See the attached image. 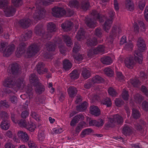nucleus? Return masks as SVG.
Masks as SVG:
<instances>
[{"label":"nucleus","instance_id":"37998d69","mask_svg":"<svg viewBox=\"0 0 148 148\" xmlns=\"http://www.w3.org/2000/svg\"><path fill=\"white\" fill-rule=\"evenodd\" d=\"M71 67L72 64L69 60H66L63 61V67L65 70L69 69Z\"/></svg>","mask_w":148,"mask_h":148},{"label":"nucleus","instance_id":"c9c22d12","mask_svg":"<svg viewBox=\"0 0 148 148\" xmlns=\"http://www.w3.org/2000/svg\"><path fill=\"white\" fill-rule=\"evenodd\" d=\"M125 5L126 8L128 10L132 11L133 10L134 4L132 0H126Z\"/></svg>","mask_w":148,"mask_h":148},{"label":"nucleus","instance_id":"2f4dec72","mask_svg":"<svg viewBox=\"0 0 148 148\" xmlns=\"http://www.w3.org/2000/svg\"><path fill=\"white\" fill-rule=\"evenodd\" d=\"M10 123L9 121L7 120H3L1 122L0 126L1 129L4 130H8L10 126Z\"/></svg>","mask_w":148,"mask_h":148},{"label":"nucleus","instance_id":"1a4fd4ad","mask_svg":"<svg viewBox=\"0 0 148 148\" xmlns=\"http://www.w3.org/2000/svg\"><path fill=\"white\" fill-rule=\"evenodd\" d=\"M52 14L54 17L59 18L65 15L66 11L62 8L55 7L52 9Z\"/></svg>","mask_w":148,"mask_h":148},{"label":"nucleus","instance_id":"f3484780","mask_svg":"<svg viewBox=\"0 0 148 148\" xmlns=\"http://www.w3.org/2000/svg\"><path fill=\"white\" fill-rule=\"evenodd\" d=\"M44 66L43 63L41 62H38L37 64L36 70L39 74H42L48 72V69L46 68H44Z\"/></svg>","mask_w":148,"mask_h":148},{"label":"nucleus","instance_id":"4c0bfd02","mask_svg":"<svg viewBox=\"0 0 148 148\" xmlns=\"http://www.w3.org/2000/svg\"><path fill=\"white\" fill-rule=\"evenodd\" d=\"M88 103L86 101L84 102L81 105L76 107V109L79 112H82L86 110L87 108Z\"/></svg>","mask_w":148,"mask_h":148},{"label":"nucleus","instance_id":"4be33fe9","mask_svg":"<svg viewBox=\"0 0 148 148\" xmlns=\"http://www.w3.org/2000/svg\"><path fill=\"white\" fill-rule=\"evenodd\" d=\"M30 22L29 19L26 18L20 20L19 22V24L23 28H26L29 26Z\"/></svg>","mask_w":148,"mask_h":148},{"label":"nucleus","instance_id":"f8f14e48","mask_svg":"<svg viewBox=\"0 0 148 148\" xmlns=\"http://www.w3.org/2000/svg\"><path fill=\"white\" fill-rule=\"evenodd\" d=\"M3 85L5 87L10 88H16V83L14 79L12 77H8L4 80Z\"/></svg>","mask_w":148,"mask_h":148},{"label":"nucleus","instance_id":"338daca9","mask_svg":"<svg viewBox=\"0 0 148 148\" xmlns=\"http://www.w3.org/2000/svg\"><path fill=\"white\" fill-rule=\"evenodd\" d=\"M18 125L21 127H25L27 125L26 122L25 120H20L17 122Z\"/></svg>","mask_w":148,"mask_h":148},{"label":"nucleus","instance_id":"423d86ee","mask_svg":"<svg viewBox=\"0 0 148 148\" xmlns=\"http://www.w3.org/2000/svg\"><path fill=\"white\" fill-rule=\"evenodd\" d=\"M8 0H0V8L5 9V12L6 16H12L16 12L15 9L13 6H8Z\"/></svg>","mask_w":148,"mask_h":148},{"label":"nucleus","instance_id":"6e6552de","mask_svg":"<svg viewBox=\"0 0 148 148\" xmlns=\"http://www.w3.org/2000/svg\"><path fill=\"white\" fill-rule=\"evenodd\" d=\"M109 19H107L105 22L103 26L104 30L106 32H108V30L110 29L113 22V19L115 13L112 9H110L109 12Z\"/></svg>","mask_w":148,"mask_h":148},{"label":"nucleus","instance_id":"b1692460","mask_svg":"<svg viewBox=\"0 0 148 148\" xmlns=\"http://www.w3.org/2000/svg\"><path fill=\"white\" fill-rule=\"evenodd\" d=\"M16 88L17 89H23L25 86V82L22 78H19L16 80Z\"/></svg>","mask_w":148,"mask_h":148},{"label":"nucleus","instance_id":"a878e982","mask_svg":"<svg viewBox=\"0 0 148 148\" xmlns=\"http://www.w3.org/2000/svg\"><path fill=\"white\" fill-rule=\"evenodd\" d=\"M132 129L127 125H125L123 128L122 133L125 136H128L132 133Z\"/></svg>","mask_w":148,"mask_h":148},{"label":"nucleus","instance_id":"c85d7f7f","mask_svg":"<svg viewBox=\"0 0 148 148\" xmlns=\"http://www.w3.org/2000/svg\"><path fill=\"white\" fill-rule=\"evenodd\" d=\"M87 125L84 121H82L79 123L75 128L76 134H78L82 128L87 127Z\"/></svg>","mask_w":148,"mask_h":148},{"label":"nucleus","instance_id":"13d9d810","mask_svg":"<svg viewBox=\"0 0 148 148\" xmlns=\"http://www.w3.org/2000/svg\"><path fill=\"white\" fill-rule=\"evenodd\" d=\"M104 123V120L102 119H99L96 120L95 126L98 127H101L102 126Z\"/></svg>","mask_w":148,"mask_h":148},{"label":"nucleus","instance_id":"39448f33","mask_svg":"<svg viewBox=\"0 0 148 148\" xmlns=\"http://www.w3.org/2000/svg\"><path fill=\"white\" fill-rule=\"evenodd\" d=\"M0 51L4 57H8L14 51L15 46L12 44L8 45V42L1 41L0 43Z\"/></svg>","mask_w":148,"mask_h":148},{"label":"nucleus","instance_id":"5701e85b","mask_svg":"<svg viewBox=\"0 0 148 148\" xmlns=\"http://www.w3.org/2000/svg\"><path fill=\"white\" fill-rule=\"evenodd\" d=\"M72 25V22L70 21H67L62 24L61 27L62 28L64 31H68L71 29V27Z\"/></svg>","mask_w":148,"mask_h":148},{"label":"nucleus","instance_id":"f704fd0d","mask_svg":"<svg viewBox=\"0 0 148 148\" xmlns=\"http://www.w3.org/2000/svg\"><path fill=\"white\" fill-rule=\"evenodd\" d=\"M87 45L88 46H92L96 45L97 44V39L95 38H91L87 40Z\"/></svg>","mask_w":148,"mask_h":148},{"label":"nucleus","instance_id":"e433bc0d","mask_svg":"<svg viewBox=\"0 0 148 148\" xmlns=\"http://www.w3.org/2000/svg\"><path fill=\"white\" fill-rule=\"evenodd\" d=\"M92 83H100L103 81V78L98 75H96L91 80Z\"/></svg>","mask_w":148,"mask_h":148},{"label":"nucleus","instance_id":"9b49d317","mask_svg":"<svg viewBox=\"0 0 148 148\" xmlns=\"http://www.w3.org/2000/svg\"><path fill=\"white\" fill-rule=\"evenodd\" d=\"M63 41L62 39L58 38L55 40L54 43L52 42H49L46 44V48L47 50L49 51H54L56 46L62 44Z\"/></svg>","mask_w":148,"mask_h":148},{"label":"nucleus","instance_id":"4d7b16f0","mask_svg":"<svg viewBox=\"0 0 148 148\" xmlns=\"http://www.w3.org/2000/svg\"><path fill=\"white\" fill-rule=\"evenodd\" d=\"M130 82L134 87H138L140 84L139 81L137 79H131L130 80Z\"/></svg>","mask_w":148,"mask_h":148},{"label":"nucleus","instance_id":"72a5a7b5","mask_svg":"<svg viewBox=\"0 0 148 148\" xmlns=\"http://www.w3.org/2000/svg\"><path fill=\"white\" fill-rule=\"evenodd\" d=\"M101 61L103 64L107 65H110L112 62L111 58L108 56H105L101 58Z\"/></svg>","mask_w":148,"mask_h":148},{"label":"nucleus","instance_id":"864d4df0","mask_svg":"<svg viewBox=\"0 0 148 148\" xmlns=\"http://www.w3.org/2000/svg\"><path fill=\"white\" fill-rule=\"evenodd\" d=\"M45 136L43 131L40 130L38 132V139L40 141H42L45 139Z\"/></svg>","mask_w":148,"mask_h":148},{"label":"nucleus","instance_id":"c03bdc74","mask_svg":"<svg viewBox=\"0 0 148 148\" xmlns=\"http://www.w3.org/2000/svg\"><path fill=\"white\" fill-rule=\"evenodd\" d=\"M114 119L119 124H122L123 122V118L118 114L114 115L113 116Z\"/></svg>","mask_w":148,"mask_h":148},{"label":"nucleus","instance_id":"aec40b11","mask_svg":"<svg viewBox=\"0 0 148 148\" xmlns=\"http://www.w3.org/2000/svg\"><path fill=\"white\" fill-rule=\"evenodd\" d=\"M67 92L70 97L74 98L77 95V90L74 86H70L67 90Z\"/></svg>","mask_w":148,"mask_h":148},{"label":"nucleus","instance_id":"cd10ccee","mask_svg":"<svg viewBox=\"0 0 148 148\" xmlns=\"http://www.w3.org/2000/svg\"><path fill=\"white\" fill-rule=\"evenodd\" d=\"M29 80L30 82L33 84L34 86L36 85V84L39 83L38 78L34 73L30 75L29 77Z\"/></svg>","mask_w":148,"mask_h":148},{"label":"nucleus","instance_id":"3c124183","mask_svg":"<svg viewBox=\"0 0 148 148\" xmlns=\"http://www.w3.org/2000/svg\"><path fill=\"white\" fill-rule=\"evenodd\" d=\"M102 103L103 105H106L107 107H109L112 105L111 100L108 98H106L103 100Z\"/></svg>","mask_w":148,"mask_h":148},{"label":"nucleus","instance_id":"a19ab883","mask_svg":"<svg viewBox=\"0 0 148 148\" xmlns=\"http://www.w3.org/2000/svg\"><path fill=\"white\" fill-rule=\"evenodd\" d=\"M82 75L84 78L86 79L90 77V71L86 68H83L82 71Z\"/></svg>","mask_w":148,"mask_h":148},{"label":"nucleus","instance_id":"8fccbe9b","mask_svg":"<svg viewBox=\"0 0 148 148\" xmlns=\"http://www.w3.org/2000/svg\"><path fill=\"white\" fill-rule=\"evenodd\" d=\"M105 73L108 76L112 77L114 74V71L111 68L107 67L104 70Z\"/></svg>","mask_w":148,"mask_h":148},{"label":"nucleus","instance_id":"7c9ffc66","mask_svg":"<svg viewBox=\"0 0 148 148\" xmlns=\"http://www.w3.org/2000/svg\"><path fill=\"white\" fill-rule=\"evenodd\" d=\"M87 125L84 121H82L79 123L75 128L76 134H78L82 128L87 127Z\"/></svg>","mask_w":148,"mask_h":148},{"label":"nucleus","instance_id":"052dcab7","mask_svg":"<svg viewBox=\"0 0 148 148\" xmlns=\"http://www.w3.org/2000/svg\"><path fill=\"white\" fill-rule=\"evenodd\" d=\"M26 127L29 131L32 132L35 130L36 126L34 124H32L31 125H27Z\"/></svg>","mask_w":148,"mask_h":148},{"label":"nucleus","instance_id":"69168bd1","mask_svg":"<svg viewBox=\"0 0 148 148\" xmlns=\"http://www.w3.org/2000/svg\"><path fill=\"white\" fill-rule=\"evenodd\" d=\"M95 35L97 37L100 38L102 37V33L100 28H97L95 31Z\"/></svg>","mask_w":148,"mask_h":148},{"label":"nucleus","instance_id":"a211bd4d","mask_svg":"<svg viewBox=\"0 0 148 148\" xmlns=\"http://www.w3.org/2000/svg\"><path fill=\"white\" fill-rule=\"evenodd\" d=\"M18 137L23 142H26L28 141L29 137L27 134L26 132L20 131L18 132Z\"/></svg>","mask_w":148,"mask_h":148},{"label":"nucleus","instance_id":"a18cd8bd","mask_svg":"<svg viewBox=\"0 0 148 148\" xmlns=\"http://www.w3.org/2000/svg\"><path fill=\"white\" fill-rule=\"evenodd\" d=\"M109 121L106 124V126L107 127H113L115 123V121L114 119L113 118H108Z\"/></svg>","mask_w":148,"mask_h":148},{"label":"nucleus","instance_id":"ddd939ff","mask_svg":"<svg viewBox=\"0 0 148 148\" xmlns=\"http://www.w3.org/2000/svg\"><path fill=\"white\" fill-rule=\"evenodd\" d=\"M121 31V30L120 28L118 27L117 28L116 26L113 27L112 28L111 32L110 34L109 38H108L107 39V40L108 42L110 41L111 44L112 43L113 39L116 35L117 32L118 31V33L119 34Z\"/></svg>","mask_w":148,"mask_h":148},{"label":"nucleus","instance_id":"9d476101","mask_svg":"<svg viewBox=\"0 0 148 148\" xmlns=\"http://www.w3.org/2000/svg\"><path fill=\"white\" fill-rule=\"evenodd\" d=\"M47 28L48 32H46L45 35L47 36H45L47 39L49 40L53 35L52 33L55 32L56 31V25L53 22H50L47 24Z\"/></svg>","mask_w":148,"mask_h":148},{"label":"nucleus","instance_id":"680f3d73","mask_svg":"<svg viewBox=\"0 0 148 148\" xmlns=\"http://www.w3.org/2000/svg\"><path fill=\"white\" fill-rule=\"evenodd\" d=\"M0 106L1 107H4L8 108L10 107V105L5 100L1 101H0Z\"/></svg>","mask_w":148,"mask_h":148},{"label":"nucleus","instance_id":"4468645a","mask_svg":"<svg viewBox=\"0 0 148 148\" xmlns=\"http://www.w3.org/2000/svg\"><path fill=\"white\" fill-rule=\"evenodd\" d=\"M105 50V47L103 45H99L96 48L93 50L92 49L90 50L88 53V55L89 56H92L93 54H97L99 53H104Z\"/></svg>","mask_w":148,"mask_h":148},{"label":"nucleus","instance_id":"6ab92c4d","mask_svg":"<svg viewBox=\"0 0 148 148\" xmlns=\"http://www.w3.org/2000/svg\"><path fill=\"white\" fill-rule=\"evenodd\" d=\"M84 118L82 114H79L74 116L70 123V125L72 126H75L79 120H82L84 119Z\"/></svg>","mask_w":148,"mask_h":148},{"label":"nucleus","instance_id":"20e7f679","mask_svg":"<svg viewBox=\"0 0 148 148\" xmlns=\"http://www.w3.org/2000/svg\"><path fill=\"white\" fill-rule=\"evenodd\" d=\"M137 45L138 50L135 51L134 59L136 62L141 63L142 62L143 58L142 54L139 51L143 52L146 48L145 42L143 38H138L137 42Z\"/></svg>","mask_w":148,"mask_h":148},{"label":"nucleus","instance_id":"e2e57ef3","mask_svg":"<svg viewBox=\"0 0 148 148\" xmlns=\"http://www.w3.org/2000/svg\"><path fill=\"white\" fill-rule=\"evenodd\" d=\"M116 76L118 80L121 81L124 80V77L122 73L119 72H117L116 73Z\"/></svg>","mask_w":148,"mask_h":148},{"label":"nucleus","instance_id":"f257e3e1","mask_svg":"<svg viewBox=\"0 0 148 148\" xmlns=\"http://www.w3.org/2000/svg\"><path fill=\"white\" fill-rule=\"evenodd\" d=\"M54 0H37L36 3V10L33 15V17L35 20H40L44 17L45 10L42 7V5L47 6L50 5L51 2H54Z\"/></svg>","mask_w":148,"mask_h":148},{"label":"nucleus","instance_id":"5fc2aeb1","mask_svg":"<svg viewBox=\"0 0 148 148\" xmlns=\"http://www.w3.org/2000/svg\"><path fill=\"white\" fill-rule=\"evenodd\" d=\"M13 5L16 7L21 5L23 3L22 0H12Z\"/></svg>","mask_w":148,"mask_h":148},{"label":"nucleus","instance_id":"6e6d98bb","mask_svg":"<svg viewBox=\"0 0 148 148\" xmlns=\"http://www.w3.org/2000/svg\"><path fill=\"white\" fill-rule=\"evenodd\" d=\"M108 92L110 95L112 97H116L117 95L115 90L112 88H110L108 89Z\"/></svg>","mask_w":148,"mask_h":148},{"label":"nucleus","instance_id":"473e14b6","mask_svg":"<svg viewBox=\"0 0 148 148\" xmlns=\"http://www.w3.org/2000/svg\"><path fill=\"white\" fill-rule=\"evenodd\" d=\"M36 84V85L34 86L36 87V88L35 89L36 91L39 94H40L45 91V87L40 82Z\"/></svg>","mask_w":148,"mask_h":148},{"label":"nucleus","instance_id":"603ef678","mask_svg":"<svg viewBox=\"0 0 148 148\" xmlns=\"http://www.w3.org/2000/svg\"><path fill=\"white\" fill-rule=\"evenodd\" d=\"M132 116L134 119H137L140 117V114L138 110L134 108L132 110Z\"/></svg>","mask_w":148,"mask_h":148},{"label":"nucleus","instance_id":"58836bf2","mask_svg":"<svg viewBox=\"0 0 148 148\" xmlns=\"http://www.w3.org/2000/svg\"><path fill=\"white\" fill-rule=\"evenodd\" d=\"M62 39L66 43L68 47H71L73 45V43L70 37L66 35H63Z\"/></svg>","mask_w":148,"mask_h":148},{"label":"nucleus","instance_id":"774afa93","mask_svg":"<svg viewBox=\"0 0 148 148\" xmlns=\"http://www.w3.org/2000/svg\"><path fill=\"white\" fill-rule=\"evenodd\" d=\"M140 77L142 79H144L148 78V70L147 73L145 74V73L143 71H141L140 73Z\"/></svg>","mask_w":148,"mask_h":148},{"label":"nucleus","instance_id":"0eeeda50","mask_svg":"<svg viewBox=\"0 0 148 148\" xmlns=\"http://www.w3.org/2000/svg\"><path fill=\"white\" fill-rule=\"evenodd\" d=\"M40 47L38 44L33 43L28 47L27 54L28 58L35 56L40 50Z\"/></svg>","mask_w":148,"mask_h":148},{"label":"nucleus","instance_id":"2eb2a0df","mask_svg":"<svg viewBox=\"0 0 148 148\" xmlns=\"http://www.w3.org/2000/svg\"><path fill=\"white\" fill-rule=\"evenodd\" d=\"M34 32L37 35L41 36L42 38L47 39L45 37V36H47L46 35H45L46 33H45V31L42 25H37L35 27Z\"/></svg>","mask_w":148,"mask_h":148},{"label":"nucleus","instance_id":"ea45409f","mask_svg":"<svg viewBox=\"0 0 148 148\" xmlns=\"http://www.w3.org/2000/svg\"><path fill=\"white\" fill-rule=\"evenodd\" d=\"M70 75L71 79H76L79 77V73L77 70H75L70 74Z\"/></svg>","mask_w":148,"mask_h":148},{"label":"nucleus","instance_id":"bf43d9fd","mask_svg":"<svg viewBox=\"0 0 148 148\" xmlns=\"http://www.w3.org/2000/svg\"><path fill=\"white\" fill-rule=\"evenodd\" d=\"M122 97L123 99L125 100H128L129 95L128 92L125 89H123L122 94Z\"/></svg>","mask_w":148,"mask_h":148},{"label":"nucleus","instance_id":"7ed1b4c3","mask_svg":"<svg viewBox=\"0 0 148 148\" xmlns=\"http://www.w3.org/2000/svg\"><path fill=\"white\" fill-rule=\"evenodd\" d=\"M91 14L93 16L94 20L89 18H86L85 23L88 27L91 28L95 27L97 24L96 20H99L100 23L104 21L103 16L98 13L96 10H92Z\"/></svg>","mask_w":148,"mask_h":148},{"label":"nucleus","instance_id":"0e129e2a","mask_svg":"<svg viewBox=\"0 0 148 148\" xmlns=\"http://www.w3.org/2000/svg\"><path fill=\"white\" fill-rule=\"evenodd\" d=\"M115 102L116 106L119 107H121L124 104V102L121 99H116Z\"/></svg>","mask_w":148,"mask_h":148},{"label":"nucleus","instance_id":"09e8293b","mask_svg":"<svg viewBox=\"0 0 148 148\" xmlns=\"http://www.w3.org/2000/svg\"><path fill=\"white\" fill-rule=\"evenodd\" d=\"M134 98L136 102L138 104H140L143 99V97L138 94H136L134 96Z\"/></svg>","mask_w":148,"mask_h":148},{"label":"nucleus","instance_id":"412c9836","mask_svg":"<svg viewBox=\"0 0 148 148\" xmlns=\"http://www.w3.org/2000/svg\"><path fill=\"white\" fill-rule=\"evenodd\" d=\"M10 70L13 75H17L20 73L18 64L16 63H14L11 65Z\"/></svg>","mask_w":148,"mask_h":148},{"label":"nucleus","instance_id":"393cba45","mask_svg":"<svg viewBox=\"0 0 148 148\" xmlns=\"http://www.w3.org/2000/svg\"><path fill=\"white\" fill-rule=\"evenodd\" d=\"M85 31L82 28H81L79 30L76 36V37L79 40H81L85 39Z\"/></svg>","mask_w":148,"mask_h":148},{"label":"nucleus","instance_id":"c756f323","mask_svg":"<svg viewBox=\"0 0 148 148\" xmlns=\"http://www.w3.org/2000/svg\"><path fill=\"white\" fill-rule=\"evenodd\" d=\"M87 125L84 121H82L79 123L75 128L76 134H78L82 128L87 127Z\"/></svg>","mask_w":148,"mask_h":148},{"label":"nucleus","instance_id":"bb28decb","mask_svg":"<svg viewBox=\"0 0 148 148\" xmlns=\"http://www.w3.org/2000/svg\"><path fill=\"white\" fill-rule=\"evenodd\" d=\"M90 111L92 114L96 116H99L100 114V110L97 106H92L91 107Z\"/></svg>","mask_w":148,"mask_h":148},{"label":"nucleus","instance_id":"de8ad7c7","mask_svg":"<svg viewBox=\"0 0 148 148\" xmlns=\"http://www.w3.org/2000/svg\"><path fill=\"white\" fill-rule=\"evenodd\" d=\"M69 6L71 8L74 7L78 8L79 7V3L76 0H73L69 2Z\"/></svg>","mask_w":148,"mask_h":148},{"label":"nucleus","instance_id":"dca6fc26","mask_svg":"<svg viewBox=\"0 0 148 148\" xmlns=\"http://www.w3.org/2000/svg\"><path fill=\"white\" fill-rule=\"evenodd\" d=\"M124 62L126 66L130 69L132 68L135 64L134 58L132 56L126 58Z\"/></svg>","mask_w":148,"mask_h":148},{"label":"nucleus","instance_id":"79ce46f5","mask_svg":"<svg viewBox=\"0 0 148 148\" xmlns=\"http://www.w3.org/2000/svg\"><path fill=\"white\" fill-rule=\"evenodd\" d=\"M90 6V4L88 0H83L81 4L82 8L84 10H86L88 9Z\"/></svg>","mask_w":148,"mask_h":148},{"label":"nucleus","instance_id":"f03ea898","mask_svg":"<svg viewBox=\"0 0 148 148\" xmlns=\"http://www.w3.org/2000/svg\"><path fill=\"white\" fill-rule=\"evenodd\" d=\"M32 32L31 31H29L27 32L24 35H22L19 39L21 42H22L20 43L18 47L17 48L16 51V55L17 57H19L21 55L25 52V48L26 45L23 42L27 41L32 36Z\"/></svg>","mask_w":148,"mask_h":148},{"label":"nucleus","instance_id":"49530a36","mask_svg":"<svg viewBox=\"0 0 148 148\" xmlns=\"http://www.w3.org/2000/svg\"><path fill=\"white\" fill-rule=\"evenodd\" d=\"M92 132V130L90 128H87L82 130L81 134V136L83 138L86 135H89Z\"/></svg>","mask_w":148,"mask_h":148}]
</instances>
